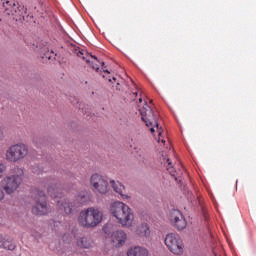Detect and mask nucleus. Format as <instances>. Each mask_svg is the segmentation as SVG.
Listing matches in <instances>:
<instances>
[{
  "mask_svg": "<svg viewBox=\"0 0 256 256\" xmlns=\"http://www.w3.org/2000/svg\"><path fill=\"white\" fill-rule=\"evenodd\" d=\"M3 140V129L0 128V141Z\"/></svg>",
  "mask_w": 256,
  "mask_h": 256,
  "instance_id": "nucleus-25",
  "label": "nucleus"
},
{
  "mask_svg": "<svg viewBox=\"0 0 256 256\" xmlns=\"http://www.w3.org/2000/svg\"><path fill=\"white\" fill-rule=\"evenodd\" d=\"M90 185L93 188L94 193H100V195H105L109 187L107 180L99 174H93L91 176Z\"/></svg>",
  "mask_w": 256,
  "mask_h": 256,
  "instance_id": "nucleus-10",
  "label": "nucleus"
},
{
  "mask_svg": "<svg viewBox=\"0 0 256 256\" xmlns=\"http://www.w3.org/2000/svg\"><path fill=\"white\" fill-rule=\"evenodd\" d=\"M3 199H5V192H3V191L0 189V201H3Z\"/></svg>",
  "mask_w": 256,
  "mask_h": 256,
  "instance_id": "nucleus-22",
  "label": "nucleus"
},
{
  "mask_svg": "<svg viewBox=\"0 0 256 256\" xmlns=\"http://www.w3.org/2000/svg\"><path fill=\"white\" fill-rule=\"evenodd\" d=\"M110 185L113 188V190L115 191V193H118V195L121 196V199H124V200L129 199V195L123 194V192L125 191V186H123V184L112 180V181H110Z\"/></svg>",
  "mask_w": 256,
  "mask_h": 256,
  "instance_id": "nucleus-16",
  "label": "nucleus"
},
{
  "mask_svg": "<svg viewBox=\"0 0 256 256\" xmlns=\"http://www.w3.org/2000/svg\"><path fill=\"white\" fill-rule=\"evenodd\" d=\"M32 199L34 201V206L32 207L33 215H49L51 213V207L47 204V195L39 188L32 189Z\"/></svg>",
  "mask_w": 256,
  "mask_h": 256,
  "instance_id": "nucleus-6",
  "label": "nucleus"
},
{
  "mask_svg": "<svg viewBox=\"0 0 256 256\" xmlns=\"http://www.w3.org/2000/svg\"><path fill=\"white\" fill-rule=\"evenodd\" d=\"M46 59H51V55H46Z\"/></svg>",
  "mask_w": 256,
  "mask_h": 256,
  "instance_id": "nucleus-27",
  "label": "nucleus"
},
{
  "mask_svg": "<svg viewBox=\"0 0 256 256\" xmlns=\"http://www.w3.org/2000/svg\"><path fill=\"white\" fill-rule=\"evenodd\" d=\"M78 107H79V109H81V105H79Z\"/></svg>",
  "mask_w": 256,
  "mask_h": 256,
  "instance_id": "nucleus-28",
  "label": "nucleus"
},
{
  "mask_svg": "<svg viewBox=\"0 0 256 256\" xmlns=\"http://www.w3.org/2000/svg\"><path fill=\"white\" fill-rule=\"evenodd\" d=\"M136 235L138 237H150L151 236V229L149 228V224L142 223L136 229Z\"/></svg>",
  "mask_w": 256,
  "mask_h": 256,
  "instance_id": "nucleus-17",
  "label": "nucleus"
},
{
  "mask_svg": "<svg viewBox=\"0 0 256 256\" xmlns=\"http://www.w3.org/2000/svg\"><path fill=\"white\" fill-rule=\"evenodd\" d=\"M47 193L50 195V197L56 199L57 207L61 211H64L66 215L75 213V211H77L81 205H84V203H89V200L91 199L89 192L81 191L78 193L75 200L67 201L61 194V184L55 180L49 182Z\"/></svg>",
  "mask_w": 256,
  "mask_h": 256,
  "instance_id": "nucleus-1",
  "label": "nucleus"
},
{
  "mask_svg": "<svg viewBox=\"0 0 256 256\" xmlns=\"http://www.w3.org/2000/svg\"><path fill=\"white\" fill-rule=\"evenodd\" d=\"M5 8V15H8V17H12L14 21H23L25 19V16H23V11L19 9V6L16 4H10L9 1L4 4Z\"/></svg>",
  "mask_w": 256,
  "mask_h": 256,
  "instance_id": "nucleus-12",
  "label": "nucleus"
},
{
  "mask_svg": "<svg viewBox=\"0 0 256 256\" xmlns=\"http://www.w3.org/2000/svg\"><path fill=\"white\" fill-rule=\"evenodd\" d=\"M29 155V146L23 142L11 145L5 153V159L8 163H20L27 159Z\"/></svg>",
  "mask_w": 256,
  "mask_h": 256,
  "instance_id": "nucleus-7",
  "label": "nucleus"
},
{
  "mask_svg": "<svg viewBox=\"0 0 256 256\" xmlns=\"http://www.w3.org/2000/svg\"><path fill=\"white\" fill-rule=\"evenodd\" d=\"M103 221V212L99 208L89 207L78 215V223L84 229H94Z\"/></svg>",
  "mask_w": 256,
  "mask_h": 256,
  "instance_id": "nucleus-4",
  "label": "nucleus"
},
{
  "mask_svg": "<svg viewBox=\"0 0 256 256\" xmlns=\"http://www.w3.org/2000/svg\"><path fill=\"white\" fill-rule=\"evenodd\" d=\"M138 101H139L138 107H139L140 115L142 117V121L145 122L147 127H150L151 133H155V128L157 129L158 135H159L158 143H165V139L161 138L163 129L159 127V122L157 121V113L155 114V112L153 111V108H151V106H149L147 102H144L143 104L142 97H140Z\"/></svg>",
  "mask_w": 256,
  "mask_h": 256,
  "instance_id": "nucleus-2",
  "label": "nucleus"
},
{
  "mask_svg": "<svg viewBox=\"0 0 256 256\" xmlns=\"http://www.w3.org/2000/svg\"><path fill=\"white\" fill-rule=\"evenodd\" d=\"M2 247L3 249H8V251H15L17 246L15 243H13V241L3 240Z\"/></svg>",
  "mask_w": 256,
  "mask_h": 256,
  "instance_id": "nucleus-19",
  "label": "nucleus"
},
{
  "mask_svg": "<svg viewBox=\"0 0 256 256\" xmlns=\"http://www.w3.org/2000/svg\"><path fill=\"white\" fill-rule=\"evenodd\" d=\"M108 81L110 83H115L117 81V78L116 77L108 78Z\"/></svg>",
  "mask_w": 256,
  "mask_h": 256,
  "instance_id": "nucleus-23",
  "label": "nucleus"
},
{
  "mask_svg": "<svg viewBox=\"0 0 256 256\" xmlns=\"http://www.w3.org/2000/svg\"><path fill=\"white\" fill-rule=\"evenodd\" d=\"M104 233H107V227L103 228Z\"/></svg>",
  "mask_w": 256,
  "mask_h": 256,
  "instance_id": "nucleus-26",
  "label": "nucleus"
},
{
  "mask_svg": "<svg viewBox=\"0 0 256 256\" xmlns=\"http://www.w3.org/2000/svg\"><path fill=\"white\" fill-rule=\"evenodd\" d=\"M52 223V229H54V231H59V227H61V221H53Z\"/></svg>",
  "mask_w": 256,
  "mask_h": 256,
  "instance_id": "nucleus-20",
  "label": "nucleus"
},
{
  "mask_svg": "<svg viewBox=\"0 0 256 256\" xmlns=\"http://www.w3.org/2000/svg\"><path fill=\"white\" fill-rule=\"evenodd\" d=\"M109 211L112 217H115L117 223L122 225V227H131L133 225L135 214H133V210L127 204L121 201H115L110 204Z\"/></svg>",
  "mask_w": 256,
  "mask_h": 256,
  "instance_id": "nucleus-3",
  "label": "nucleus"
},
{
  "mask_svg": "<svg viewBox=\"0 0 256 256\" xmlns=\"http://www.w3.org/2000/svg\"><path fill=\"white\" fill-rule=\"evenodd\" d=\"M25 172L22 168H15L14 174L6 176L1 181L2 189L5 191L7 195H13L21 183H23V176Z\"/></svg>",
  "mask_w": 256,
  "mask_h": 256,
  "instance_id": "nucleus-5",
  "label": "nucleus"
},
{
  "mask_svg": "<svg viewBox=\"0 0 256 256\" xmlns=\"http://www.w3.org/2000/svg\"><path fill=\"white\" fill-rule=\"evenodd\" d=\"M113 243H118V247H123L127 241V233L123 230H117L112 234Z\"/></svg>",
  "mask_w": 256,
  "mask_h": 256,
  "instance_id": "nucleus-14",
  "label": "nucleus"
},
{
  "mask_svg": "<svg viewBox=\"0 0 256 256\" xmlns=\"http://www.w3.org/2000/svg\"><path fill=\"white\" fill-rule=\"evenodd\" d=\"M127 256H149V251L145 247L134 246L128 251Z\"/></svg>",
  "mask_w": 256,
  "mask_h": 256,
  "instance_id": "nucleus-15",
  "label": "nucleus"
},
{
  "mask_svg": "<svg viewBox=\"0 0 256 256\" xmlns=\"http://www.w3.org/2000/svg\"><path fill=\"white\" fill-rule=\"evenodd\" d=\"M138 95H139V94H138L137 92L132 93V99H133L134 101H136Z\"/></svg>",
  "mask_w": 256,
  "mask_h": 256,
  "instance_id": "nucleus-24",
  "label": "nucleus"
},
{
  "mask_svg": "<svg viewBox=\"0 0 256 256\" xmlns=\"http://www.w3.org/2000/svg\"><path fill=\"white\" fill-rule=\"evenodd\" d=\"M160 161L162 165H166V169L168 173H170V175L174 177L175 181H177V179H179V173H177L175 168H173V165L171 164V160L167 156L162 155V157L160 158Z\"/></svg>",
  "mask_w": 256,
  "mask_h": 256,
  "instance_id": "nucleus-13",
  "label": "nucleus"
},
{
  "mask_svg": "<svg viewBox=\"0 0 256 256\" xmlns=\"http://www.w3.org/2000/svg\"><path fill=\"white\" fill-rule=\"evenodd\" d=\"M169 220L176 229H178V231H183V229L187 227V220H185V216H183V213L177 209L170 211Z\"/></svg>",
  "mask_w": 256,
  "mask_h": 256,
  "instance_id": "nucleus-11",
  "label": "nucleus"
},
{
  "mask_svg": "<svg viewBox=\"0 0 256 256\" xmlns=\"http://www.w3.org/2000/svg\"><path fill=\"white\" fill-rule=\"evenodd\" d=\"M77 245L82 249H91L93 247V240L89 237H82L78 239Z\"/></svg>",
  "mask_w": 256,
  "mask_h": 256,
  "instance_id": "nucleus-18",
  "label": "nucleus"
},
{
  "mask_svg": "<svg viewBox=\"0 0 256 256\" xmlns=\"http://www.w3.org/2000/svg\"><path fill=\"white\" fill-rule=\"evenodd\" d=\"M117 85H119V82H117Z\"/></svg>",
  "mask_w": 256,
  "mask_h": 256,
  "instance_id": "nucleus-29",
  "label": "nucleus"
},
{
  "mask_svg": "<svg viewBox=\"0 0 256 256\" xmlns=\"http://www.w3.org/2000/svg\"><path fill=\"white\" fill-rule=\"evenodd\" d=\"M5 171H7V166H5L3 163H0V178L3 177V173H5Z\"/></svg>",
  "mask_w": 256,
  "mask_h": 256,
  "instance_id": "nucleus-21",
  "label": "nucleus"
},
{
  "mask_svg": "<svg viewBox=\"0 0 256 256\" xmlns=\"http://www.w3.org/2000/svg\"><path fill=\"white\" fill-rule=\"evenodd\" d=\"M77 56L86 61V63L90 65V67H92V69H94V71L97 73H99V65H102V71L104 73H107L108 75L111 73L107 67H105V62H100L96 56L89 54L87 51L79 50L77 52Z\"/></svg>",
  "mask_w": 256,
  "mask_h": 256,
  "instance_id": "nucleus-9",
  "label": "nucleus"
},
{
  "mask_svg": "<svg viewBox=\"0 0 256 256\" xmlns=\"http://www.w3.org/2000/svg\"><path fill=\"white\" fill-rule=\"evenodd\" d=\"M164 243L171 253L174 255H183L185 244L179 234L169 233L166 235Z\"/></svg>",
  "mask_w": 256,
  "mask_h": 256,
  "instance_id": "nucleus-8",
  "label": "nucleus"
}]
</instances>
